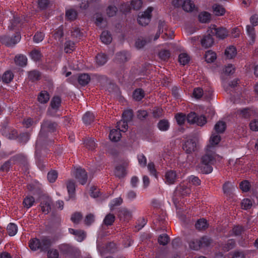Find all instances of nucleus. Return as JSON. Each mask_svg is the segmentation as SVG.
Listing matches in <instances>:
<instances>
[{
  "label": "nucleus",
  "instance_id": "2f4dec72",
  "mask_svg": "<svg viewBox=\"0 0 258 258\" xmlns=\"http://www.w3.org/2000/svg\"><path fill=\"white\" fill-rule=\"evenodd\" d=\"M100 39L103 43L108 44L111 42L112 38L109 32L103 31L100 35Z\"/></svg>",
  "mask_w": 258,
  "mask_h": 258
},
{
  "label": "nucleus",
  "instance_id": "09e8293b",
  "mask_svg": "<svg viewBox=\"0 0 258 258\" xmlns=\"http://www.w3.org/2000/svg\"><path fill=\"white\" fill-rule=\"evenodd\" d=\"M30 56L33 60L36 62L41 59L42 55L40 50L34 49L30 53Z\"/></svg>",
  "mask_w": 258,
  "mask_h": 258
},
{
  "label": "nucleus",
  "instance_id": "864d4df0",
  "mask_svg": "<svg viewBox=\"0 0 258 258\" xmlns=\"http://www.w3.org/2000/svg\"><path fill=\"white\" fill-rule=\"evenodd\" d=\"M78 15V13L74 9H69L66 11V18L70 21L75 20Z\"/></svg>",
  "mask_w": 258,
  "mask_h": 258
},
{
  "label": "nucleus",
  "instance_id": "c85d7f7f",
  "mask_svg": "<svg viewBox=\"0 0 258 258\" xmlns=\"http://www.w3.org/2000/svg\"><path fill=\"white\" fill-rule=\"evenodd\" d=\"M208 226L207 220L204 218L200 219L195 224L196 229L199 231L206 230Z\"/></svg>",
  "mask_w": 258,
  "mask_h": 258
},
{
  "label": "nucleus",
  "instance_id": "0e129e2a",
  "mask_svg": "<svg viewBox=\"0 0 258 258\" xmlns=\"http://www.w3.org/2000/svg\"><path fill=\"white\" fill-rule=\"evenodd\" d=\"M239 188L243 192H246L250 190L251 184L248 180H244L239 183Z\"/></svg>",
  "mask_w": 258,
  "mask_h": 258
},
{
  "label": "nucleus",
  "instance_id": "cd10ccee",
  "mask_svg": "<svg viewBox=\"0 0 258 258\" xmlns=\"http://www.w3.org/2000/svg\"><path fill=\"white\" fill-rule=\"evenodd\" d=\"M30 189L35 195L40 196L42 192V185L39 182H35L30 185Z\"/></svg>",
  "mask_w": 258,
  "mask_h": 258
},
{
  "label": "nucleus",
  "instance_id": "a18cd8bd",
  "mask_svg": "<svg viewBox=\"0 0 258 258\" xmlns=\"http://www.w3.org/2000/svg\"><path fill=\"white\" fill-rule=\"evenodd\" d=\"M199 20L203 23L209 22L211 20V14L207 12H201L199 15Z\"/></svg>",
  "mask_w": 258,
  "mask_h": 258
},
{
  "label": "nucleus",
  "instance_id": "e433bc0d",
  "mask_svg": "<svg viewBox=\"0 0 258 258\" xmlns=\"http://www.w3.org/2000/svg\"><path fill=\"white\" fill-rule=\"evenodd\" d=\"M67 188L69 195V199L73 198L75 194V184L72 180L69 181L67 183Z\"/></svg>",
  "mask_w": 258,
  "mask_h": 258
},
{
  "label": "nucleus",
  "instance_id": "338daca9",
  "mask_svg": "<svg viewBox=\"0 0 258 258\" xmlns=\"http://www.w3.org/2000/svg\"><path fill=\"white\" fill-rule=\"evenodd\" d=\"M175 118L178 124L181 125L184 123L186 118L185 114L182 113H178L175 115Z\"/></svg>",
  "mask_w": 258,
  "mask_h": 258
},
{
  "label": "nucleus",
  "instance_id": "423d86ee",
  "mask_svg": "<svg viewBox=\"0 0 258 258\" xmlns=\"http://www.w3.org/2000/svg\"><path fill=\"white\" fill-rule=\"evenodd\" d=\"M27 22V17L24 15H15L11 21L9 28L11 30L19 31L23 24Z\"/></svg>",
  "mask_w": 258,
  "mask_h": 258
},
{
  "label": "nucleus",
  "instance_id": "4468645a",
  "mask_svg": "<svg viewBox=\"0 0 258 258\" xmlns=\"http://www.w3.org/2000/svg\"><path fill=\"white\" fill-rule=\"evenodd\" d=\"M68 230L70 234L75 236V239L78 242H82L86 238V233L83 230L70 228Z\"/></svg>",
  "mask_w": 258,
  "mask_h": 258
},
{
  "label": "nucleus",
  "instance_id": "2eb2a0df",
  "mask_svg": "<svg viewBox=\"0 0 258 258\" xmlns=\"http://www.w3.org/2000/svg\"><path fill=\"white\" fill-rule=\"evenodd\" d=\"M131 57L130 53L127 51H121L115 54V60L119 63H123L127 61Z\"/></svg>",
  "mask_w": 258,
  "mask_h": 258
},
{
  "label": "nucleus",
  "instance_id": "473e14b6",
  "mask_svg": "<svg viewBox=\"0 0 258 258\" xmlns=\"http://www.w3.org/2000/svg\"><path fill=\"white\" fill-rule=\"evenodd\" d=\"M145 92L142 89L137 88L133 93V98L135 100L140 101L145 97Z\"/></svg>",
  "mask_w": 258,
  "mask_h": 258
},
{
  "label": "nucleus",
  "instance_id": "393cba45",
  "mask_svg": "<svg viewBox=\"0 0 258 258\" xmlns=\"http://www.w3.org/2000/svg\"><path fill=\"white\" fill-rule=\"evenodd\" d=\"M90 79V76L89 74L83 73L79 75L78 81L81 86H85L89 83Z\"/></svg>",
  "mask_w": 258,
  "mask_h": 258
},
{
  "label": "nucleus",
  "instance_id": "49530a36",
  "mask_svg": "<svg viewBox=\"0 0 258 258\" xmlns=\"http://www.w3.org/2000/svg\"><path fill=\"white\" fill-rule=\"evenodd\" d=\"M206 61L208 63H211L214 61L217 58L216 53L211 50L207 51L205 55Z\"/></svg>",
  "mask_w": 258,
  "mask_h": 258
},
{
  "label": "nucleus",
  "instance_id": "e2e57ef3",
  "mask_svg": "<svg viewBox=\"0 0 258 258\" xmlns=\"http://www.w3.org/2000/svg\"><path fill=\"white\" fill-rule=\"evenodd\" d=\"M170 240V237L167 234H162L159 236L158 242L160 245H166Z\"/></svg>",
  "mask_w": 258,
  "mask_h": 258
},
{
  "label": "nucleus",
  "instance_id": "3c124183",
  "mask_svg": "<svg viewBox=\"0 0 258 258\" xmlns=\"http://www.w3.org/2000/svg\"><path fill=\"white\" fill-rule=\"evenodd\" d=\"M84 144L87 148L93 150L96 148V143L93 138H88L84 140Z\"/></svg>",
  "mask_w": 258,
  "mask_h": 258
},
{
  "label": "nucleus",
  "instance_id": "dca6fc26",
  "mask_svg": "<svg viewBox=\"0 0 258 258\" xmlns=\"http://www.w3.org/2000/svg\"><path fill=\"white\" fill-rule=\"evenodd\" d=\"M51 199L48 196H45L42 199L40 206L42 212L45 214H48L51 209Z\"/></svg>",
  "mask_w": 258,
  "mask_h": 258
},
{
  "label": "nucleus",
  "instance_id": "a19ab883",
  "mask_svg": "<svg viewBox=\"0 0 258 258\" xmlns=\"http://www.w3.org/2000/svg\"><path fill=\"white\" fill-rule=\"evenodd\" d=\"M35 203V199L33 196L26 197L23 201V205L26 209H29L32 207Z\"/></svg>",
  "mask_w": 258,
  "mask_h": 258
},
{
  "label": "nucleus",
  "instance_id": "f8f14e48",
  "mask_svg": "<svg viewBox=\"0 0 258 258\" xmlns=\"http://www.w3.org/2000/svg\"><path fill=\"white\" fill-rule=\"evenodd\" d=\"M13 164H18L24 167L25 170L28 169V163L27 157L23 154H18L11 157Z\"/></svg>",
  "mask_w": 258,
  "mask_h": 258
},
{
  "label": "nucleus",
  "instance_id": "9d476101",
  "mask_svg": "<svg viewBox=\"0 0 258 258\" xmlns=\"http://www.w3.org/2000/svg\"><path fill=\"white\" fill-rule=\"evenodd\" d=\"M46 147L35 144V159L38 167L41 170H43L45 167V162L41 157V152L44 150Z\"/></svg>",
  "mask_w": 258,
  "mask_h": 258
},
{
  "label": "nucleus",
  "instance_id": "774afa93",
  "mask_svg": "<svg viewBox=\"0 0 258 258\" xmlns=\"http://www.w3.org/2000/svg\"><path fill=\"white\" fill-rule=\"evenodd\" d=\"M231 258H245V253L242 250H237L230 252Z\"/></svg>",
  "mask_w": 258,
  "mask_h": 258
},
{
  "label": "nucleus",
  "instance_id": "c03bdc74",
  "mask_svg": "<svg viewBox=\"0 0 258 258\" xmlns=\"http://www.w3.org/2000/svg\"><path fill=\"white\" fill-rule=\"evenodd\" d=\"M226 127V124L225 122L219 121L215 125L214 130L217 134L223 133L225 131Z\"/></svg>",
  "mask_w": 258,
  "mask_h": 258
},
{
  "label": "nucleus",
  "instance_id": "ddd939ff",
  "mask_svg": "<svg viewBox=\"0 0 258 258\" xmlns=\"http://www.w3.org/2000/svg\"><path fill=\"white\" fill-rule=\"evenodd\" d=\"M178 174L173 170H168L165 174L164 181L165 183L171 185L174 184L178 178Z\"/></svg>",
  "mask_w": 258,
  "mask_h": 258
},
{
  "label": "nucleus",
  "instance_id": "20e7f679",
  "mask_svg": "<svg viewBox=\"0 0 258 258\" xmlns=\"http://www.w3.org/2000/svg\"><path fill=\"white\" fill-rule=\"evenodd\" d=\"M61 100L59 96H54L51 99L50 105L47 110V114L51 117H57V114L61 106Z\"/></svg>",
  "mask_w": 258,
  "mask_h": 258
},
{
  "label": "nucleus",
  "instance_id": "69168bd1",
  "mask_svg": "<svg viewBox=\"0 0 258 258\" xmlns=\"http://www.w3.org/2000/svg\"><path fill=\"white\" fill-rule=\"evenodd\" d=\"M123 200L121 197L113 199L109 204L110 210H113L115 207L120 206Z\"/></svg>",
  "mask_w": 258,
  "mask_h": 258
},
{
  "label": "nucleus",
  "instance_id": "72a5a7b5",
  "mask_svg": "<svg viewBox=\"0 0 258 258\" xmlns=\"http://www.w3.org/2000/svg\"><path fill=\"white\" fill-rule=\"evenodd\" d=\"M28 79L32 82L38 81L41 78V73L37 70H32L28 72Z\"/></svg>",
  "mask_w": 258,
  "mask_h": 258
},
{
  "label": "nucleus",
  "instance_id": "f704fd0d",
  "mask_svg": "<svg viewBox=\"0 0 258 258\" xmlns=\"http://www.w3.org/2000/svg\"><path fill=\"white\" fill-rule=\"evenodd\" d=\"M76 48L75 43L71 40H67L64 44V50L67 53H71L75 50Z\"/></svg>",
  "mask_w": 258,
  "mask_h": 258
},
{
  "label": "nucleus",
  "instance_id": "6e6d98bb",
  "mask_svg": "<svg viewBox=\"0 0 258 258\" xmlns=\"http://www.w3.org/2000/svg\"><path fill=\"white\" fill-rule=\"evenodd\" d=\"M190 60L189 55L186 53H181L178 56V61L183 66L187 64Z\"/></svg>",
  "mask_w": 258,
  "mask_h": 258
},
{
  "label": "nucleus",
  "instance_id": "c9c22d12",
  "mask_svg": "<svg viewBox=\"0 0 258 258\" xmlns=\"http://www.w3.org/2000/svg\"><path fill=\"white\" fill-rule=\"evenodd\" d=\"M187 243L191 250L198 251L200 249L199 239L192 238L188 240Z\"/></svg>",
  "mask_w": 258,
  "mask_h": 258
},
{
  "label": "nucleus",
  "instance_id": "680f3d73",
  "mask_svg": "<svg viewBox=\"0 0 258 258\" xmlns=\"http://www.w3.org/2000/svg\"><path fill=\"white\" fill-rule=\"evenodd\" d=\"M224 193L227 196H231L232 194V187L230 182L227 181L223 185Z\"/></svg>",
  "mask_w": 258,
  "mask_h": 258
},
{
  "label": "nucleus",
  "instance_id": "f3484780",
  "mask_svg": "<svg viewBox=\"0 0 258 258\" xmlns=\"http://www.w3.org/2000/svg\"><path fill=\"white\" fill-rule=\"evenodd\" d=\"M197 148V143L194 139L186 140L182 145V149L187 154L194 152Z\"/></svg>",
  "mask_w": 258,
  "mask_h": 258
},
{
  "label": "nucleus",
  "instance_id": "7ed1b4c3",
  "mask_svg": "<svg viewBox=\"0 0 258 258\" xmlns=\"http://www.w3.org/2000/svg\"><path fill=\"white\" fill-rule=\"evenodd\" d=\"M52 243V240L49 237L43 236L40 239L37 238L31 239L29 242V246L33 251L39 249L41 251H46Z\"/></svg>",
  "mask_w": 258,
  "mask_h": 258
},
{
  "label": "nucleus",
  "instance_id": "6ab92c4d",
  "mask_svg": "<svg viewBox=\"0 0 258 258\" xmlns=\"http://www.w3.org/2000/svg\"><path fill=\"white\" fill-rule=\"evenodd\" d=\"M118 216L121 220L128 221L131 219L132 215L128 210L125 208H121L118 211Z\"/></svg>",
  "mask_w": 258,
  "mask_h": 258
},
{
  "label": "nucleus",
  "instance_id": "13d9d810",
  "mask_svg": "<svg viewBox=\"0 0 258 258\" xmlns=\"http://www.w3.org/2000/svg\"><path fill=\"white\" fill-rule=\"evenodd\" d=\"M128 121L123 119L117 122L116 127L121 132H125L128 129Z\"/></svg>",
  "mask_w": 258,
  "mask_h": 258
},
{
  "label": "nucleus",
  "instance_id": "412c9836",
  "mask_svg": "<svg viewBox=\"0 0 258 258\" xmlns=\"http://www.w3.org/2000/svg\"><path fill=\"white\" fill-rule=\"evenodd\" d=\"M213 43L214 39L210 34L204 36L201 40L202 46L206 48L210 47Z\"/></svg>",
  "mask_w": 258,
  "mask_h": 258
},
{
  "label": "nucleus",
  "instance_id": "b1692460",
  "mask_svg": "<svg viewBox=\"0 0 258 258\" xmlns=\"http://www.w3.org/2000/svg\"><path fill=\"white\" fill-rule=\"evenodd\" d=\"M120 132H121L117 128L116 129L111 130L109 135V138L110 140L112 142H118L121 137V134Z\"/></svg>",
  "mask_w": 258,
  "mask_h": 258
},
{
  "label": "nucleus",
  "instance_id": "5fc2aeb1",
  "mask_svg": "<svg viewBox=\"0 0 258 258\" xmlns=\"http://www.w3.org/2000/svg\"><path fill=\"white\" fill-rule=\"evenodd\" d=\"M221 140V137L220 135L213 133L212 134L210 140V145L208 146V148H210L211 146H214L217 145Z\"/></svg>",
  "mask_w": 258,
  "mask_h": 258
},
{
  "label": "nucleus",
  "instance_id": "6e6552de",
  "mask_svg": "<svg viewBox=\"0 0 258 258\" xmlns=\"http://www.w3.org/2000/svg\"><path fill=\"white\" fill-rule=\"evenodd\" d=\"M208 31L212 35L219 39H224L228 34L227 30L222 27H217L215 25H211Z\"/></svg>",
  "mask_w": 258,
  "mask_h": 258
},
{
  "label": "nucleus",
  "instance_id": "603ef678",
  "mask_svg": "<svg viewBox=\"0 0 258 258\" xmlns=\"http://www.w3.org/2000/svg\"><path fill=\"white\" fill-rule=\"evenodd\" d=\"M213 12L216 16H223L225 13V8L221 5L216 4L213 7Z\"/></svg>",
  "mask_w": 258,
  "mask_h": 258
},
{
  "label": "nucleus",
  "instance_id": "bb28decb",
  "mask_svg": "<svg viewBox=\"0 0 258 258\" xmlns=\"http://www.w3.org/2000/svg\"><path fill=\"white\" fill-rule=\"evenodd\" d=\"M15 62L17 65L21 67H24L27 64V58L23 54L17 55L15 56Z\"/></svg>",
  "mask_w": 258,
  "mask_h": 258
},
{
  "label": "nucleus",
  "instance_id": "39448f33",
  "mask_svg": "<svg viewBox=\"0 0 258 258\" xmlns=\"http://www.w3.org/2000/svg\"><path fill=\"white\" fill-rule=\"evenodd\" d=\"M21 36L19 32H17L13 36L4 35L0 36V42L8 47H13L21 40Z\"/></svg>",
  "mask_w": 258,
  "mask_h": 258
},
{
  "label": "nucleus",
  "instance_id": "f257e3e1",
  "mask_svg": "<svg viewBox=\"0 0 258 258\" xmlns=\"http://www.w3.org/2000/svg\"><path fill=\"white\" fill-rule=\"evenodd\" d=\"M58 124L52 120L45 119L41 123V128L39 133L35 144L46 147L48 142H52L49 138L50 136H54L58 133Z\"/></svg>",
  "mask_w": 258,
  "mask_h": 258
},
{
  "label": "nucleus",
  "instance_id": "7c9ffc66",
  "mask_svg": "<svg viewBox=\"0 0 258 258\" xmlns=\"http://www.w3.org/2000/svg\"><path fill=\"white\" fill-rule=\"evenodd\" d=\"M53 36L55 40H57L60 42L63 41V28L61 25L53 31Z\"/></svg>",
  "mask_w": 258,
  "mask_h": 258
},
{
  "label": "nucleus",
  "instance_id": "a211bd4d",
  "mask_svg": "<svg viewBox=\"0 0 258 258\" xmlns=\"http://www.w3.org/2000/svg\"><path fill=\"white\" fill-rule=\"evenodd\" d=\"M235 246L236 241L234 239H229L227 241L222 242L219 244L221 250L225 252L233 249Z\"/></svg>",
  "mask_w": 258,
  "mask_h": 258
},
{
  "label": "nucleus",
  "instance_id": "f03ea898",
  "mask_svg": "<svg viewBox=\"0 0 258 258\" xmlns=\"http://www.w3.org/2000/svg\"><path fill=\"white\" fill-rule=\"evenodd\" d=\"M203 155L198 165L199 170L203 174H209L213 171L212 166L215 163L217 157L219 156L215 152L209 151Z\"/></svg>",
  "mask_w": 258,
  "mask_h": 258
},
{
  "label": "nucleus",
  "instance_id": "9b49d317",
  "mask_svg": "<svg viewBox=\"0 0 258 258\" xmlns=\"http://www.w3.org/2000/svg\"><path fill=\"white\" fill-rule=\"evenodd\" d=\"M73 174L80 184L84 185L86 183L88 179V175L85 169L81 167L75 168Z\"/></svg>",
  "mask_w": 258,
  "mask_h": 258
},
{
  "label": "nucleus",
  "instance_id": "052dcab7",
  "mask_svg": "<svg viewBox=\"0 0 258 258\" xmlns=\"http://www.w3.org/2000/svg\"><path fill=\"white\" fill-rule=\"evenodd\" d=\"M246 32L250 38V40H251L252 43H254L255 39V29L253 27V26H251L250 25H247L246 26Z\"/></svg>",
  "mask_w": 258,
  "mask_h": 258
},
{
  "label": "nucleus",
  "instance_id": "1a4fd4ad",
  "mask_svg": "<svg viewBox=\"0 0 258 258\" xmlns=\"http://www.w3.org/2000/svg\"><path fill=\"white\" fill-rule=\"evenodd\" d=\"M153 11V8L152 7H149L146 11L139 15L138 18V23L142 26L147 25L151 21Z\"/></svg>",
  "mask_w": 258,
  "mask_h": 258
},
{
  "label": "nucleus",
  "instance_id": "de8ad7c7",
  "mask_svg": "<svg viewBox=\"0 0 258 258\" xmlns=\"http://www.w3.org/2000/svg\"><path fill=\"white\" fill-rule=\"evenodd\" d=\"M7 230L8 234L10 236H13L16 234L18 231V227L16 224L11 223L8 224Z\"/></svg>",
  "mask_w": 258,
  "mask_h": 258
},
{
  "label": "nucleus",
  "instance_id": "ea45409f",
  "mask_svg": "<svg viewBox=\"0 0 258 258\" xmlns=\"http://www.w3.org/2000/svg\"><path fill=\"white\" fill-rule=\"evenodd\" d=\"M114 173L115 176L118 178L123 177L126 175L125 167L122 165L116 166Z\"/></svg>",
  "mask_w": 258,
  "mask_h": 258
},
{
  "label": "nucleus",
  "instance_id": "0eeeda50",
  "mask_svg": "<svg viewBox=\"0 0 258 258\" xmlns=\"http://www.w3.org/2000/svg\"><path fill=\"white\" fill-rule=\"evenodd\" d=\"M187 122L191 124L197 123L199 126H203L207 122V119L204 115H198L194 112H191L186 116Z\"/></svg>",
  "mask_w": 258,
  "mask_h": 258
},
{
  "label": "nucleus",
  "instance_id": "8fccbe9b",
  "mask_svg": "<svg viewBox=\"0 0 258 258\" xmlns=\"http://www.w3.org/2000/svg\"><path fill=\"white\" fill-rule=\"evenodd\" d=\"M115 219V217L114 215L112 214L109 213L106 215L103 220V223L107 226H111L114 222Z\"/></svg>",
  "mask_w": 258,
  "mask_h": 258
},
{
  "label": "nucleus",
  "instance_id": "a878e982",
  "mask_svg": "<svg viewBox=\"0 0 258 258\" xmlns=\"http://www.w3.org/2000/svg\"><path fill=\"white\" fill-rule=\"evenodd\" d=\"M157 127L161 132L167 131L170 128V122L167 119H161L157 123Z\"/></svg>",
  "mask_w": 258,
  "mask_h": 258
},
{
  "label": "nucleus",
  "instance_id": "5701e85b",
  "mask_svg": "<svg viewBox=\"0 0 258 258\" xmlns=\"http://www.w3.org/2000/svg\"><path fill=\"white\" fill-rule=\"evenodd\" d=\"M107 55L104 53H99L96 56L95 60L96 64L99 66H102L108 61Z\"/></svg>",
  "mask_w": 258,
  "mask_h": 258
},
{
  "label": "nucleus",
  "instance_id": "bf43d9fd",
  "mask_svg": "<svg viewBox=\"0 0 258 258\" xmlns=\"http://www.w3.org/2000/svg\"><path fill=\"white\" fill-rule=\"evenodd\" d=\"M195 8V5L190 0L184 1L182 5V9L186 12H191Z\"/></svg>",
  "mask_w": 258,
  "mask_h": 258
},
{
  "label": "nucleus",
  "instance_id": "37998d69",
  "mask_svg": "<svg viewBox=\"0 0 258 258\" xmlns=\"http://www.w3.org/2000/svg\"><path fill=\"white\" fill-rule=\"evenodd\" d=\"M199 241L201 248L210 246L212 242V239L207 236H204L199 239Z\"/></svg>",
  "mask_w": 258,
  "mask_h": 258
},
{
  "label": "nucleus",
  "instance_id": "58836bf2",
  "mask_svg": "<svg viewBox=\"0 0 258 258\" xmlns=\"http://www.w3.org/2000/svg\"><path fill=\"white\" fill-rule=\"evenodd\" d=\"M237 51L236 48L233 46H230L225 51V55L229 59H232L236 56Z\"/></svg>",
  "mask_w": 258,
  "mask_h": 258
},
{
  "label": "nucleus",
  "instance_id": "aec40b11",
  "mask_svg": "<svg viewBox=\"0 0 258 258\" xmlns=\"http://www.w3.org/2000/svg\"><path fill=\"white\" fill-rule=\"evenodd\" d=\"M58 248L60 252L64 254L70 255L74 252V247L70 244H60L58 246Z\"/></svg>",
  "mask_w": 258,
  "mask_h": 258
},
{
  "label": "nucleus",
  "instance_id": "79ce46f5",
  "mask_svg": "<svg viewBox=\"0 0 258 258\" xmlns=\"http://www.w3.org/2000/svg\"><path fill=\"white\" fill-rule=\"evenodd\" d=\"M178 188L179 193L183 196H186L190 194L191 189L187 184H180Z\"/></svg>",
  "mask_w": 258,
  "mask_h": 258
},
{
  "label": "nucleus",
  "instance_id": "4be33fe9",
  "mask_svg": "<svg viewBox=\"0 0 258 258\" xmlns=\"http://www.w3.org/2000/svg\"><path fill=\"white\" fill-rule=\"evenodd\" d=\"M49 99L50 95L47 91H41L38 95L37 100L41 104L46 103Z\"/></svg>",
  "mask_w": 258,
  "mask_h": 258
},
{
  "label": "nucleus",
  "instance_id": "4c0bfd02",
  "mask_svg": "<svg viewBox=\"0 0 258 258\" xmlns=\"http://www.w3.org/2000/svg\"><path fill=\"white\" fill-rule=\"evenodd\" d=\"M30 133L28 132L20 133L17 140L20 143L25 144L30 140Z\"/></svg>",
  "mask_w": 258,
  "mask_h": 258
},
{
  "label": "nucleus",
  "instance_id": "4d7b16f0",
  "mask_svg": "<svg viewBox=\"0 0 258 258\" xmlns=\"http://www.w3.org/2000/svg\"><path fill=\"white\" fill-rule=\"evenodd\" d=\"M14 78V74L11 71H7L3 74L2 80L5 83H10Z\"/></svg>",
  "mask_w": 258,
  "mask_h": 258
},
{
  "label": "nucleus",
  "instance_id": "c756f323",
  "mask_svg": "<svg viewBox=\"0 0 258 258\" xmlns=\"http://www.w3.org/2000/svg\"><path fill=\"white\" fill-rule=\"evenodd\" d=\"M94 114L90 111L86 112L82 117L83 121L86 125L90 124L94 121Z\"/></svg>",
  "mask_w": 258,
  "mask_h": 258
}]
</instances>
